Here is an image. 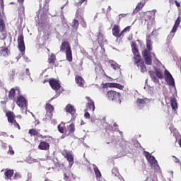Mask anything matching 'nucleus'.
I'll use <instances>...</instances> for the list:
<instances>
[{"label":"nucleus","instance_id":"e2e57ef3","mask_svg":"<svg viewBox=\"0 0 181 181\" xmlns=\"http://www.w3.org/2000/svg\"><path fill=\"white\" fill-rule=\"evenodd\" d=\"M48 52H50V50L49 49H47Z\"/></svg>","mask_w":181,"mask_h":181},{"label":"nucleus","instance_id":"603ef678","mask_svg":"<svg viewBox=\"0 0 181 181\" xmlns=\"http://www.w3.org/2000/svg\"><path fill=\"white\" fill-rule=\"evenodd\" d=\"M26 74L27 76H30V72L29 71L28 69H26Z\"/></svg>","mask_w":181,"mask_h":181},{"label":"nucleus","instance_id":"2eb2a0df","mask_svg":"<svg viewBox=\"0 0 181 181\" xmlns=\"http://www.w3.org/2000/svg\"><path fill=\"white\" fill-rule=\"evenodd\" d=\"M64 152L65 153L63 154V156L68 160L69 168H71L74 164V157L73 156V154H71V153H70L69 151H65Z\"/></svg>","mask_w":181,"mask_h":181},{"label":"nucleus","instance_id":"680f3d73","mask_svg":"<svg viewBox=\"0 0 181 181\" xmlns=\"http://www.w3.org/2000/svg\"><path fill=\"white\" fill-rule=\"evenodd\" d=\"M40 8H42V4H40Z\"/></svg>","mask_w":181,"mask_h":181},{"label":"nucleus","instance_id":"c03bdc74","mask_svg":"<svg viewBox=\"0 0 181 181\" xmlns=\"http://www.w3.org/2000/svg\"><path fill=\"white\" fill-rule=\"evenodd\" d=\"M85 118H87L88 119H90V118H91L90 113H88V112H86L84 115Z\"/></svg>","mask_w":181,"mask_h":181},{"label":"nucleus","instance_id":"3c124183","mask_svg":"<svg viewBox=\"0 0 181 181\" xmlns=\"http://www.w3.org/2000/svg\"><path fill=\"white\" fill-rule=\"evenodd\" d=\"M18 2L20 3L21 5H23L25 0H18Z\"/></svg>","mask_w":181,"mask_h":181},{"label":"nucleus","instance_id":"37998d69","mask_svg":"<svg viewBox=\"0 0 181 181\" xmlns=\"http://www.w3.org/2000/svg\"><path fill=\"white\" fill-rule=\"evenodd\" d=\"M8 153L10 155H15V151L12 149V147H9V151H8Z\"/></svg>","mask_w":181,"mask_h":181},{"label":"nucleus","instance_id":"6e6d98bb","mask_svg":"<svg viewBox=\"0 0 181 181\" xmlns=\"http://www.w3.org/2000/svg\"><path fill=\"white\" fill-rule=\"evenodd\" d=\"M173 158H175L176 163H179V159L175 156H173Z\"/></svg>","mask_w":181,"mask_h":181},{"label":"nucleus","instance_id":"f8f14e48","mask_svg":"<svg viewBox=\"0 0 181 181\" xmlns=\"http://www.w3.org/2000/svg\"><path fill=\"white\" fill-rule=\"evenodd\" d=\"M112 33L113 36H115V37H122V31L121 32V28L119 27V25L115 24L113 25V28L112 29Z\"/></svg>","mask_w":181,"mask_h":181},{"label":"nucleus","instance_id":"423d86ee","mask_svg":"<svg viewBox=\"0 0 181 181\" xmlns=\"http://www.w3.org/2000/svg\"><path fill=\"white\" fill-rule=\"evenodd\" d=\"M145 156L148 163H150L151 168H154V169H158V168H159L158 160H156V158H155L153 156L151 155L149 152H146Z\"/></svg>","mask_w":181,"mask_h":181},{"label":"nucleus","instance_id":"1a4fd4ad","mask_svg":"<svg viewBox=\"0 0 181 181\" xmlns=\"http://www.w3.org/2000/svg\"><path fill=\"white\" fill-rule=\"evenodd\" d=\"M102 88H118V90H124V86L117 83H102Z\"/></svg>","mask_w":181,"mask_h":181},{"label":"nucleus","instance_id":"2f4dec72","mask_svg":"<svg viewBox=\"0 0 181 181\" xmlns=\"http://www.w3.org/2000/svg\"><path fill=\"white\" fill-rule=\"evenodd\" d=\"M110 64L111 67L114 70H118V69H119V64H118L117 62H115L114 61H110Z\"/></svg>","mask_w":181,"mask_h":181},{"label":"nucleus","instance_id":"bb28decb","mask_svg":"<svg viewBox=\"0 0 181 181\" xmlns=\"http://www.w3.org/2000/svg\"><path fill=\"white\" fill-rule=\"evenodd\" d=\"M170 105L174 111H176L177 109V101L176 100V98H173L170 99Z\"/></svg>","mask_w":181,"mask_h":181},{"label":"nucleus","instance_id":"39448f33","mask_svg":"<svg viewBox=\"0 0 181 181\" xmlns=\"http://www.w3.org/2000/svg\"><path fill=\"white\" fill-rule=\"evenodd\" d=\"M21 95V88L18 86L12 88L8 92V98L16 101L17 98Z\"/></svg>","mask_w":181,"mask_h":181},{"label":"nucleus","instance_id":"58836bf2","mask_svg":"<svg viewBox=\"0 0 181 181\" xmlns=\"http://www.w3.org/2000/svg\"><path fill=\"white\" fill-rule=\"evenodd\" d=\"M69 129L71 134H74V131H76V127H74V124H69Z\"/></svg>","mask_w":181,"mask_h":181},{"label":"nucleus","instance_id":"4d7b16f0","mask_svg":"<svg viewBox=\"0 0 181 181\" xmlns=\"http://www.w3.org/2000/svg\"><path fill=\"white\" fill-rule=\"evenodd\" d=\"M64 178H65V179H68V178H69V176L67 175L66 173H64Z\"/></svg>","mask_w":181,"mask_h":181},{"label":"nucleus","instance_id":"393cba45","mask_svg":"<svg viewBox=\"0 0 181 181\" xmlns=\"http://www.w3.org/2000/svg\"><path fill=\"white\" fill-rule=\"evenodd\" d=\"M10 53H11V51L9 50V49H8L6 47H4L0 50V54L3 57H8V56H9Z\"/></svg>","mask_w":181,"mask_h":181},{"label":"nucleus","instance_id":"052dcab7","mask_svg":"<svg viewBox=\"0 0 181 181\" xmlns=\"http://www.w3.org/2000/svg\"><path fill=\"white\" fill-rule=\"evenodd\" d=\"M17 118H22V116L21 115H18V116H17Z\"/></svg>","mask_w":181,"mask_h":181},{"label":"nucleus","instance_id":"6ab92c4d","mask_svg":"<svg viewBox=\"0 0 181 181\" xmlns=\"http://www.w3.org/2000/svg\"><path fill=\"white\" fill-rule=\"evenodd\" d=\"M75 82L78 86V87H84V83H86V81H84V78H83L82 76L76 75L75 76Z\"/></svg>","mask_w":181,"mask_h":181},{"label":"nucleus","instance_id":"ea45409f","mask_svg":"<svg viewBox=\"0 0 181 181\" xmlns=\"http://www.w3.org/2000/svg\"><path fill=\"white\" fill-rule=\"evenodd\" d=\"M13 179L15 180H19V179H22V175L19 173H16L13 176Z\"/></svg>","mask_w":181,"mask_h":181},{"label":"nucleus","instance_id":"412c9836","mask_svg":"<svg viewBox=\"0 0 181 181\" xmlns=\"http://www.w3.org/2000/svg\"><path fill=\"white\" fill-rule=\"evenodd\" d=\"M65 110L67 112H69V114H71V115L74 116V115L76 114V108H74V106L71 105V104H68L66 107Z\"/></svg>","mask_w":181,"mask_h":181},{"label":"nucleus","instance_id":"c9c22d12","mask_svg":"<svg viewBox=\"0 0 181 181\" xmlns=\"http://www.w3.org/2000/svg\"><path fill=\"white\" fill-rule=\"evenodd\" d=\"M94 172L95 173L96 177L98 178L101 177V172H100V170L98 169V168H97V166L94 168Z\"/></svg>","mask_w":181,"mask_h":181},{"label":"nucleus","instance_id":"09e8293b","mask_svg":"<svg viewBox=\"0 0 181 181\" xmlns=\"http://www.w3.org/2000/svg\"><path fill=\"white\" fill-rule=\"evenodd\" d=\"M0 6H1V9H4V0H0Z\"/></svg>","mask_w":181,"mask_h":181},{"label":"nucleus","instance_id":"f3484780","mask_svg":"<svg viewBox=\"0 0 181 181\" xmlns=\"http://www.w3.org/2000/svg\"><path fill=\"white\" fill-rule=\"evenodd\" d=\"M50 148V144L45 141H41L40 142V144L38 146V149H40L41 151H48V149Z\"/></svg>","mask_w":181,"mask_h":181},{"label":"nucleus","instance_id":"0eeeda50","mask_svg":"<svg viewBox=\"0 0 181 181\" xmlns=\"http://www.w3.org/2000/svg\"><path fill=\"white\" fill-rule=\"evenodd\" d=\"M8 33H6V25L4 19L0 18V40H5Z\"/></svg>","mask_w":181,"mask_h":181},{"label":"nucleus","instance_id":"f257e3e1","mask_svg":"<svg viewBox=\"0 0 181 181\" xmlns=\"http://www.w3.org/2000/svg\"><path fill=\"white\" fill-rule=\"evenodd\" d=\"M132 52L134 54V64L137 66L139 69H140L141 73H146L148 71V69H146V66L145 65V62L142 60L141 57V54L139 53V50L138 49V45H136V42H132Z\"/></svg>","mask_w":181,"mask_h":181},{"label":"nucleus","instance_id":"4c0bfd02","mask_svg":"<svg viewBox=\"0 0 181 181\" xmlns=\"http://www.w3.org/2000/svg\"><path fill=\"white\" fill-rule=\"evenodd\" d=\"M130 31H131V26H127L124 30H122V37L125 36L124 33H127V32H130Z\"/></svg>","mask_w":181,"mask_h":181},{"label":"nucleus","instance_id":"72a5a7b5","mask_svg":"<svg viewBox=\"0 0 181 181\" xmlns=\"http://www.w3.org/2000/svg\"><path fill=\"white\" fill-rule=\"evenodd\" d=\"M148 73L153 81H154V83H156V81H158V78H156V76H155V72H153V71H149Z\"/></svg>","mask_w":181,"mask_h":181},{"label":"nucleus","instance_id":"e433bc0d","mask_svg":"<svg viewBox=\"0 0 181 181\" xmlns=\"http://www.w3.org/2000/svg\"><path fill=\"white\" fill-rule=\"evenodd\" d=\"M72 28L73 29H78V21L74 19L72 22Z\"/></svg>","mask_w":181,"mask_h":181},{"label":"nucleus","instance_id":"de8ad7c7","mask_svg":"<svg viewBox=\"0 0 181 181\" xmlns=\"http://www.w3.org/2000/svg\"><path fill=\"white\" fill-rule=\"evenodd\" d=\"M174 2L177 8H180V3L177 0H175Z\"/></svg>","mask_w":181,"mask_h":181},{"label":"nucleus","instance_id":"864d4df0","mask_svg":"<svg viewBox=\"0 0 181 181\" xmlns=\"http://www.w3.org/2000/svg\"><path fill=\"white\" fill-rule=\"evenodd\" d=\"M43 84H45V83H49V79H45L43 81H42Z\"/></svg>","mask_w":181,"mask_h":181},{"label":"nucleus","instance_id":"4468645a","mask_svg":"<svg viewBox=\"0 0 181 181\" xmlns=\"http://www.w3.org/2000/svg\"><path fill=\"white\" fill-rule=\"evenodd\" d=\"M18 46L21 53H23L25 50H26V47H25V40H23V35H21L18 37Z\"/></svg>","mask_w":181,"mask_h":181},{"label":"nucleus","instance_id":"6e6552de","mask_svg":"<svg viewBox=\"0 0 181 181\" xmlns=\"http://www.w3.org/2000/svg\"><path fill=\"white\" fill-rule=\"evenodd\" d=\"M49 84L51 88H52V90L54 91H59L62 87V85H60V81L56 78H50L49 80Z\"/></svg>","mask_w":181,"mask_h":181},{"label":"nucleus","instance_id":"aec40b11","mask_svg":"<svg viewBox=\"0 0 181 181\" xmlns=\"http://www.w3.org/2000/svg\"><path fill=\"white\" fill-rule=\"evenodd\" d=\"M56 62H57V59L54 53H51L49 55H48L47 63H49V64L54 66V64H56Z\"/></svg>","mask_w":181,"mask_h":181},{"label":"nucleus","instance_id":"a18cd8bd","mask_svg":"<svg viewBox=\"0 0 181 181\" xmlns=\"http://www.w3.org/2000/svg\"><path fill=\"white\" fill-rule=\"evenodd\" d=\"M38 137L41 138V139H46V138H50V136H43V135H42L40 134Z\"/></svg>","mask_w":181,"mask_h":181},{"label":"nucleus","instance_id":"13d9d810","mask_svg":"<svg viewBox=\"0 0 181 181\" xmlns=\"http://www.w3.org/2000/svg\"><path fill=\"white\" fill-rule=\"evenodd\" d=\"M35 123H36V124H40V122H39V120H36V121H35Z\"/></svg>","mask_w":181,"mask_h":181},{"label":"nucleus","instance_id":"7ed1b4c3","mask_svg":"<svg viewBox=\"0 0 181 181\" xmlns=\"http://www.w3.org/2000/svg\"><path fill=\"white\" fill-rule=\"evenodd\" d=\"M6 116L7 117L8 122L11 124V125H13L15 128H18V129H21V126L19 125V123L16 122V116L15 115V113L12 111H8L6 113Z\"/></svg>","mask_w":181,"mask_h":181},{"label":"nucleus","instance_id":"a19ab883","mask_svg":"<svg viewBox=\"0 0 181 181\" xmlns=\"http://www.w3.org/2000/svg\"><path fill=\"white\" fill-rule=\"evenodd\" d=\"M127 15H128V14H127V13L119 14V20H118V22H121V19H122L123 18H126Z\"/></svg>","mask_w":181,"mask_h":181},{"label":"nucleus","instance_id":"a878e982","mask_svg":"<svg viewBox=\"0 0 181 181\" xmlns=\"http://www.w3.org/2000/svg\"><path fill=\"white\" fill-rule=\"evenodd\" d=\"M146 47L147 49H145V50H148V52H150L152 50V42H151V35H148L146 38Z\"/></svg>","mask_w":181,"mask_h":181},{"label":"nucleus","instance_id":"79ce46f5","mask_svg":"<svg viewBox=\"0 0 181 181\" xmlns=\"http://www.w3.org/2000/svg\"><path fill=\"white\" fill-rule=\"evenodd\" d=\"M88 0H79L78 4V5H81L82 4H85V5H87V2Z\"/></svg>","mask_w":181,"mask_h":181},{"label":"nucleus","instance_id":"473e14b6","mask_svg":"<svg viewBox=\"0 0 181 181\" xmlns=\"http://www.w3.org/2000/svg\"><path fill=\"white\" fill-rule=\"evenodd\" d=\"M121 145V148H122L123 149H127V146L129 147V145L131 144V142L128 141H122V142H120Z\"/></svg>","mask_w":181,"mask_h":181},{"label":"nucleus","instance_id":"9b49d317","mask_svg":"<svg viewBox=\"0 0 181 181\" xmlns=\"http://www.w3.org/2000/svg\"><path fill=\"white\" fill-rule=\"evenodd\" d=\"M16 103L20 108H26L28 107V103L26 102V98L22 95H19V97L16 99Z\"/></svg>","mask_w":181,"mask_h":181},{"label":"nucleus","instance_id":"c756f323","mask_svg":"<svg viewBox=\"0 0 181 181\" xmlns=\"http://www.w3.org/2000/svg\"><path fill=\"white\" fill-rule=\"evenodd\" d=\"M45 110H46L47 112L52 114L53 112V111H54V107L51 104L47 103L46 106H45Z\"/></svg>","mask_w":181,"mask_h":181},{"label":"nucleus","instance_id":"f704fd0d","mask_svg":"<svg viewBox=\"0 0 181 181\" xmlns=\"http://www.w3.org/2000/svg\"><path fill=\"white\" fill-rule=\"evenodd\" d=\"M155 74L158 77V78H160V80H162V78H163V74H162L160 70H156Z\"/></svg>","mask_w":181,"mask_h":181},{"label":"nucleus","instance_id":"5fc2aeb1","mask_svg":"<svg viewBox=\"0 0 181 181\" xmlns=\"http://www.w3.org/2000/svg\"><path fill=\"white\" fill-rule=\"evenodd\" d=\"M113 127H115V129H116L118 128V124H117V123H114Z\"/></svg>","mask_w":181,"mask_h":181},{"label":"nucleus","instance_id":"a211bd4d","mask_svg":"<svg viewBox=\"0 0 181 181\" xmlns=\"http://www.w3.org/2000/svg\"><path fill=\"white\" fill-rule=\"evenodd\" d=\"M146 4V1L145 0H143L139 3H138L136 8L133 11V13L134 14L138 13V12H139V11H141V9H142V8L145 6Z\"/></svg>","mask_w":181,"mask_h":181},{"label":"nucleus","instance_id":"cd10ccee","mask_svg":"<svg viewBox=\"0 0 181 181\" xmlns=\"http://www.w3.org/2000/svg\"><path fill=\"white\" fill-rule=\"evenodd\" d=\"M28 134L30 135V136H38L40 135V133H39V131L36 129H30L28 131Z\"/></svg>","mask_w":181,"mask_h":181},{"label":"nucleus","instance_id":"c85d7f7f","mask_svg":"<svg viewBox=\"0 0 181 181\" xmlns=\"http://www.w3.org/2000/svg\"><path fill=\"white\" fill-rule=\"evenodd\" d=\"M49 2H50V0H45L43 7H42L43 13H47V12H49Z\"/></svg>","mask_w":181,"mask_h":181},{"label":"nucleus","instance_id":"7c9ffc66","mask_svg":"<svg viewBox=\"0 0 181 181\" xmlns=\"http://www.w3.org/2000/svg\"><path fill=\"white\" fill-rule=\"evenodd\" d=\"M58 128V131L59 132H60V134H64V129L66 128V124L63 122H62L61 124H59L57 127Z\"/></svg>","mask_w":181,"mask_h":181},{"label":"nucleus","instance_id":"20e7f679","mask_svg":"<svg viewBox=\"0 0 181 181\" xmlns=\"http://www.w3.org/2000/svg\"><path fill=\"white\" fill-rule=\"evenodd\" d=\"M121 97V93L119 92H117L114 90H110L106 93V98L109 101H118L119 98Z\"/></svg>","mask_w":181,"mask_h":181},{"label":"nucleus","instance_id":"9d476101","mask_svg":"<svg viewBox=\"0 0 181 181\" xmlns=\"http://www.w3.org/2000/svg\"><path fill=\"white\" fill-rule=\"evenodd\" d=\"M142 56L145 60L146 64L151 66L152 64V55H151V52L148 51V49H144L142 52Z\"/></svg>","mask_w":181,"mask_h":181},{"label":"nucleus","instance_id":"ddd939ff","mask_svg":"<svg viewBox=\"0 0 181 181\" xmlns=\"http://www.w3.org/2000/svg\"><path fill=\"white\" fill-rule=\"evenodd\" d=\"M165 81L168 83L169 86H172V87H175V79L173 78V76L168 71V69L165 70Z\"/></svg>","mask_w":181,"mask_h":181},{"label":"nucleus","instance_id":"4be33fe9","mask_svg":"<svg viewBox=\"0 0 181 181\" xmlns=\"http://www.w3.org/2000/svg\"><path fill=\"white\" fill-rule=\"evenodd\" d=\"M86 100L90 101L89 103H88V110H90V111H94L95 110V105H94V101H93V100H91V98H90V97L88 96H86Z\"/></svg>","mask_w":181,"mask_h":181},{"label":"nucleus","instance_id":"b1692460","mask_svg":"<svg viewBox=\"0 0 181 181\" xmlns=\"http://www.w3.org/2000/svg\"><path fill=\"white\" fill-rule=\"evenodd\" d=\"M6 180H12V176H13V170H8L4 173Z\"/></svg>","mask_w":181,"mask_h":181},{"label":"nucleus","instance_id":"49530a36","mask_svg":"<svg viewBox=\"0 0 181 181\" xmlns=\"http://www.w3.org/2000/svg\"><path fill=\"white\" fill-rule=\"evenodd\" d=\"M103 39V37H104V35L103 34H101V33H98V40H100V39Z\"/></svg>","mask_w":181,"mask_h":181},{"label":"nucleus","instance_id":"5701e85b","mask_svg":"<svg viewBox=\"0 0 181 181\" xmlns=\"http://www.w3.org/2000/svg\"><path fill=\"white\" fill-rule=\"evenodd\" d=\"M136 104L139 108H144L145 104H146V99L138 98L136 101Z\"/></svg>","mask_w":181,"mask_h":181},{"label":"nucleus","instance_id":"bf43d9fd","mask_svg":"<svg viewBox=\"0 0 181 181\" xmlns=\"http://www.w3.org/2000/svg\"><path fill=\"white\" fill-rule=\"evenodd\" d=\"M107 9H108V11H111V7H110V6H108Z\"/></svg>","mask_w":181,"mask_h":181},{"label":"nucleus","instance_id":"8fccbe9b","mask_svg":"<svg viewBox=\"0 0 181 181\" xmlns=\"http://www.w3.org/2000/svg\"><path fill=\"white\" fill-rule=\"evenodd\" d=\"M115 131H116L117 132H119V134L122 136V132L119 131V129L118 128L115 129Z\"/></svg>","mask_w":181,"mask_h":181},{"label":"nucleus","instance_id":"dca6fc26","mask_svg":"<svg viewBox=\"0 0 181 181\" xmlns=\"http://www.w3.org/2000/svg\"><path fill=\"white\" fill-rule=\"evenodd\" d=\"M181 22V18L180 16H178L177 20L175 21V23L173 27L172 30L170 31V35H173V36H175V33H176L177 30V28H179V25H180Z\"/></svg>","mask_w":181,"mask_h":181},{"label":"nucleus","instance_id":"f03ea898","mask_svg":"<svg viewBox=\"0 0 181 181\" xmlns=\"http://www.w3.org/2000/svg\"><path fill=\"white\" fill-rule=\"evenodd\" d=\"M60 52L65 53L67 62H73V51L71 50V45L69 41H64L60 45Z\"/></svg>","mask_w":181,"mask_h":181}]
</instances>
